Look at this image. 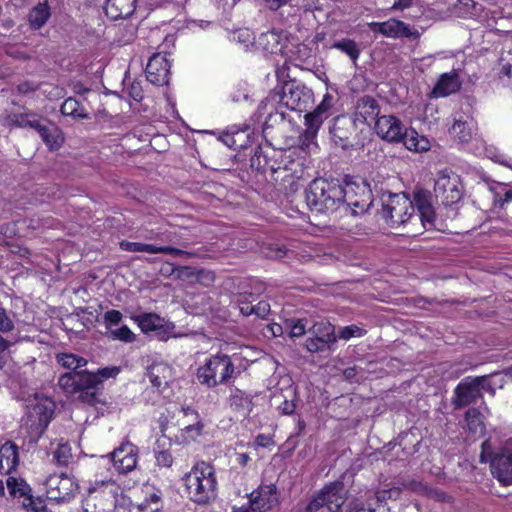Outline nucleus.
Instances as JSON below:
<instances>
[{
	"instance_id": "obj_44",
	"label": "nucleus",
	"mask_w": 512,
	"mask_h": 512,
	"mask_svg": "<svg viewBox=\"0 0 512 512\" xmlns=\"http://www.w3.org/2000/svg\"><path fill=\"white\" fill-rule=\"evenodd\" d=\"M71 457V448L67 444H59L53 453V460L61 466L67 465Z\"/></svg>"
},
{
	"instance_id": "obj_38",
	"label": "nucleus",
	"mask_w": 512,
	"mask_h": 512,
	"mask_svg": "<svg viewBox=\"0 0 512 512\" xmlns=\"http://www.w3.org/2000/svg\"><path fill=\"white\" fill-rule=\"evenodd\" d=\"M250 167L259 173H265L268 168H270L272 171H274V168L272 166H269V160L262 153V150L260 147H257L255 149L254 154L251 156Z\"/></svg>"
},
{
	"instance_id": "obj_8",
	"label": "nucleus",
	"mask_w": 512,
	"mask_h": 512,
	"mask_svg": "<svg viewBox=\"0 0 512 512\" xmlns=\"http://www.w3.org/2000/svg\"><path fill=\"white\" fill-rule=\"evenodd\" d=\"M313 91L303 84L290 81L283 85L281 103L290 110L306 111L313 103Z\"/></svg>"
},
{
	"instance_id": "obj_61",
	"label": "nucleus",
	"mask_w": 512,
	"mask_h": 512,
	"mask_svg": "<svg viewBox=\"0 0 512 512\" xmlns=\"http://www.w3.org/2000/svg\"><path fill=\"white\" fill-rule=\"evenodd\" d=\"M500 65V74H503L507 78L512 79V59L506 60L505 58H501Z\"/></svg>"
},
{
	"instance_id": "obj_36",
	"label": "nucleus",
	"mask_w": 512,
	"mask_h": 512,
	"mask_svg": "<svg viewBox=\"0 0 512 512\" xmlns=\"http://www.w3.org/2000/svg\"><path fill=\"white\" fill-rule=\"evenodd\" d=\"M335 344L333 338L309 337L305 341V347L310 353L330 351Z\"/></svg>"
},
{
	"instance_id": "obj_27",
	"label": "nucleus",
	"mask_w": 512,
	"mask_h": 512,
	"mask_svg": "<svg viewBox=\"0 0 512 512\" xmlns=\"http://www.w3.org/2000/svg\"><path fill=\"white\" fill-rule=\"evenodd\" d=\"M19 464L18 447L12 441H7L0 448V468L6 473L15 470Z\"/></svg>"
},
{
	"instance_id": "obj_45",
	"label": "nucleus",
	"mask_w": 512,
	"mask_h": 512,
	"mask_svg": "<svg viewBox=\"0 0 512 512\" xmlns=\"http://www.w3.org/2000/svg\"><path fill=\"white\" fill-rule=\"evenodd\" d=\"M109 333L110 338L114 340H120L127 343L133 342L135 340V335L126 325H123L120 328H115Z\"/></svg>"
},
{
	"instance_id": "obj_18",
	"label": "nucleus",
	"mask_w": 512,
	"mask_h": 512,
	"mask_svg": "<svg viewBox=\"0 0 512 512\" xmlns=\"http://www.w3.org/2000/svg\"><path fill=\"white\" fill-rule=\"evenodd\" d=\"M137 447L127 442L116 448L111 454L114 467L119 473H128L137 465Z\"/></svg>"
},
{
	"instance_id": "obj_48",
	"label": "nucleus",
	"mask_w": 512,
	"mask_h": 512,
	"mask_svg": "<svg viewBox=\"0 0 512 512\" xmlns=\"http://www.w3.org/2000/svg\"><path fill=\"white\" fill-rule=\"evenodd\" d=\"M122 317V313L114 309L109 310L104 314V323L109 332L113 330L114 326H118L120 324V322L122 321Z\"/></svg>"
},
{
	"instance_id": "obj_26",
	"label": "nucleus",
	"mask_w": 512,
	"mask_h": 512,
	"mask_svg": "<svg viewBox=\"0 0 512 512\" xmlns=\"http://www.w3.org/2000/svg\"><path fill=\"white\" fill-rule=\"evenodd\" d=\"M460 87L461 82L456 72L444 73L440 76L432 90V93L436 97H445L457 92Z\"/></svg>"
},
{
	"instance_id": "obj_3",
	"label": "nucleus",
	"mask_w": 512,
	"mask_h": 512,
	"mask_svg": "<svg viewBox=\"0 0 512 512\" xmlns=\"http://www.w3.org/2000/svg\"><path fill=\"white\" fill-rule=\"evenodd\" d=\"M184 482L190 499L195 503L206 504L216 496L215 470L209 463H197L185 475Z\"/></svg>"
},
{
	"instance_id": "obj_46",
	"label": "nucleus",
	"mask_w": 512,
	"mask_h": 512,
	"mask_svg": "<svg viewBox=\"0 0 512 512\" xmlns=\"http://www.w3.org/2000/svg\"><path fill=\"white\" fill-rule=\"evenodd\" d=\"M120 247L128 252H145L152 254V252L154 251L152 244H145L140 242L122 241L120 243Z\"/></svg>"
},
{
	"instance_id": "obj_40",
	"label": "nucleus",
	"mask_w": 512,
	"mask_h": 512,
	"mask_svg": "<svg viewBox=\"0 0 512 512\" xmlns=\"http://www.w3.org/2000/svg\"><path fill=\"white\" fill-rule=\"evenodd\" d=\"M309 332L315 337L322 338H333V343L337 342V336L335 335L334 326L330 323L320 322L315 323Z\"/></svg>"
},
{
	"instance_id": "obj_33",
	"label": "nucleus",
	"mask_w": 512,
	"mask_h": 512,
	"mask_svg": "<svg viewBox=\"0 0 512 512\" xmlns=\"http://www.w3.org/2000/svg\"><path fill=\"white\" fill-rule=\"evenodd\" d=\"M467 428L474 436H482L485 433V425L481 418V413L477 408H470L465 413Z\"/></svg>"
},
{
	"instance_id": "obj_4",
	"label": "nucleus",
	"mask_w": 512,
	"mask_h": 512,
	"mask_svg": "<svg viewBox=\"0 0 512 512\" xmlns=\"http://www.w3.org/2000/svg\"><path fill=\"white\" fill-rule=\"evenodd\" d=\"M344 186L342 190L345 192L343 206L346 212L350 211L352 215L357 216L364 214L372 205V191L368 182L361 178L345 175Z\"/></svg>"
},
{
	"instance_id": "obj_53",
	"label": "nucleus",
	"mask_w": 512,
	"mask_h": 512,
	"mask_svg": "<svg viewBox=\"0 0 512 512\" xmlns=\"http://www.w3.org/2000/svg\"><path fill=\"white\" fill-rule=\"evenodd\" d=\"M215 275L212 271L200 269L196 270L195 273V281L202 284V285H210L212 282H214Z\"/></svg>"
},
{
	"instance_id": "obj_10",
	"label": "nucleus",
	"mask_w": 512,
	"mask_h": 512,
	"mask_svg": "<svg viewBox=\"0 0 512 512\" xmlns=\"http://www.w3.org/2000/svg\"><path fill=\"white\" fill-rule=\"evenodd\" d=\"M414 211L412 200L405 194H390L388 201L383 203L381 215L390 225L407 223L405 211Z\"/></svg>"
},
{
	"instance_id": "obj_2",
	"label": "nucleus",
	"mask_w": 512,
	"mask_h": 512,
	"mask_svg": "<svg viewBox=\"0 0 512 512\" xmlns=\"http://www.w3.org/2000/svg\"><path fill=\"white\" fill-rule=\"evenodd\" d=\"M345 192L338 179L316 178L305 190V200L312 212L330 215L343 206Z\"/></svg>"
},
{
	"instance_id": "obj_16",
	"label": "nucleus",
	"mask_w": 512,
	"mask_h": 512,
	"mask_svg": "<svg viewBox=\"0 0 512 512\" xmlns=\"http://www.w3.org/2000/svg\"><path fill=\"white\" fill-rule=\"evenodd\" d=\"M455 397L452 401L455 408H463L482 398V393L479 391L474 377L464 378L454 390Z\"/></svg>"
},
{
	"instance_id": "obj_30",
	"label": "nucleus",
	"mask_w": 512,
	"mask_h": 512,
	"mask_svg": "<svg viewBox=\"0 0 512 512\" xmlns=\"http://www.w3.org/2000/svg\"><path fill=\"white\" fill-rule=\"evenodd\" d=\"M327 117L328 114H325L317 109H314L313 112L307 113L305 115L306 129L303 136L307 141L310 142L316 137L320 126Z\"/></svg>"
},
{
	"instance_id": "obj_60",
	"label": "nucleus",
	"mask_w": 512,
	"mask_h": 512,
	"mask_svg": "<svg viewBox=\"0 0 512 512\" xmlns=\"http://www.w3.org/2000/svg\"><path fill=\"white\" fill-rule=\"evenodd\" d=\"M332 106H333V97L330 94H326V95H324L321 103L315 109L329 115V110Z\"/></svg>"
},
{
	"instance_id": "obj_41",
	"label": "nucleus",
	"mask_w": 512,
	"mask_h": 512,
	"mask_svg": "<svg viewBox=\"0 0 512 512\" xmlns=\"http://www.w3.org/2000/svg\"><path fill=\"white\" fill-rule=\"evenodd\" d=\"M333 48L339 49L346 53L353 61H356L359 57L360 50L354 40L343 39L333 44Z\"/></svg>"
},
{
	"instance_id": "obj_20",
	"label": "nucleus",
	"mask_w": 512,
	"mask_h": 512,
	"mask_svg": "<svg viewBox=\"0 0 512 512\" xmlns=\"http://www.w3.org/2000/svg\"><path fill=\"white\" fill-rule=\"evenodd\" d=\"M55 410V403L49 398H37L36 402L29 409V417L37 422L42 430L50 423Z\"/></svg>"
},
{
	"instance_id": "obj_29",
	"label": "nucleus",
	"mask_w": 512,
	"mask_h": 512,
	"mask_svg": "<svg viewBox=\"0 0 512 512\" xmlns=\"http://www.w3.org/2000/svg\"><path fill=\"white\" fill-rule=\"evenodd\" d=\"M51 16V9L48 1L38 3L28 14V21L32 28L40 29L43 27Z\"/></svg>"
},
{
	"instance_id": "obj_43",
	"label": "nucleus",
	"mask_w": 512,
	"mask_h": 512,
	"mask_svg": "<svg viewBox=\"0 0 512 512\" xmlns=\"http://www.w3.org/2000/svg\"><path fill=\"white\" fill-rule=\"evenodd\" d=\"M157 448L155 450V459L159 466L169 468L173 464V457L168 450L160 449L161 446H164V443L161 444V439L157 440Z\"/></svg>"
},
{
	"instance_id": "obj_34",
	"label": "nucleus",
	"mask_w": 512,
	"mask_h": 512,
	"mask_svg": "<svg viewBox=\"0 0 512 512\" xmlns=\"http://www.w3.org/2000/svg\"><path fill=\"white\" fill-rule=\"evenodd\" d=\"M134 319L144 333L157 331L163 327V319L154 313H143Z\"/></svg>"
},
{
	"instance_id": "obj_13",
	"label": "nucleus",
	"mask_w": 512,
	"mask_h": 512,
	"mask_svg": "<svg viewBox=\"0 0 512 512\" xmlns=\"http://www.w3.org/2000/svg\"><path fill=\"white\" fill-rule=\"evenodd\" d=\"M492 475L502 484H512V451L504 447L499 453L490 455Z\"/></svg>"
},
{
	"instance_id": "obj_39",
	"label": "nucleus",
	"mask_w": 512,
	"mask_h": 512,
	"mask_svg": "<svg viewBox=\"0 0 512 512\" xmlns=\"http://www.w3.org/2000/svg\"><path fill=\"white\" fill-rule=\"evenodd\" d=\"M449 132L454 138L458 139L460 142L469 141L472 135L468 123L461 120H455Z\"/></svg>"
},
{
	"instance_id": "obj_32",
	"label": "nucleus",
	"mask_w": 512,
	"mask_h": 512,
	"mask_svg": "<svg viewBox=\"0 0 512 512\" xmlns=\"http://www.w3.org/2000/svg\"><path fill=\"white\" fill-rule=\"evenodd\" d=\"M229 405L236 411H251L253 403L250 395L238 388H234L229 396Z\"/></svg>"
},
{
	"instance_id": "obj_49",
	"label": "nucleus",
	"mask_w": 512,
	"mask_h": 512,
	"mask_svg": "<svg viewBox=\"0 0 512 512\" xmlns=\"http://www.w3.org/2000/svg\"><path fill=\"white\" fill-rule=\"evenodd\" d=\"M337 512H375V509H366L364 504L358 499H352L346 505L344 504Z\"/></svg>"
},
{
	"instance_id": "obj_52",
	"label": "nucleus",
	"mask_w": 512,
	"mask_h": 512,
	"mask_svg": "<svg viewBox=\"0 0 512 512\" xmlns=\"http://www.w3.org/2000/svg\"><path fill=\"white\" fill-rule=\"evenodd\" d=\"M172 272L181 280H195L196 270L189 266H178Z\"/></svg>"
},
{
	"instance_id": "obj_42",
	"label": "nucleus",
	"mask_w": 512,
	"mask_h": 512,
	"mask_svg": "<svg viewBox=\"0 0 512 512\" xmlns=\"http://www.w3.org/2000/svg\"><path fill=\"white\" fill-rule=\"evenodd\" d=\"M183 411H184V414L186 416L193 415L194 418L197 420V422L195 424L187 425L184 428V431L189 435V437L194 439L195 437L201 435L204 425L199 420V414H198L197 411H195V410H193V409H191L189 407L188 408H183Z\"/></svg>"
},
{
	"instance_id": "obj_17",
	"label": "nucleus",
	"mask_w": 512,
	"mask_h": 512,
	"mask_svg": "<svg viewBox=\"0 0 512 512\" xmlns=\"http://www.w3.org/2000/svg\"><path fill=\"white\" fill-rule=\"evenodd\" d=\"M115 506V496L111 490H91L83 501L84 512H111Z\"/></svg>"
},
{
	"instance_id": "obj_19",
	"label": "nucleus",
	"mask_w": 512,
	"mask_h": 512,
	"mask_svg": "<svg viewBox=\"0 0 512 512\" xmlns=\"http://www.w3.org/2000/svg\"><path fill=\"white\" fill-rule=\"evenodd\" d=\"M414 208L417 209L420 216V222L424 228L429 224L434 226L435 212L432 206V195L430 191L425 189H418L414 192L412 200Z\"/></svg>"
},
{
	"instance_id": "obj_6",
	"label": "nucleus",
	"mask_w": 512,
	"mask_h": 512,
	"mask_svg": "<svg viewBox=\"0 0 512 512\" xmlns=\"http://www.w3.org/2000/svg\"><path fill=\"white\" fill-rule=\"evenodd\" d=\"M434 193L444 206L458 203L464 194L460 176L448 169L439 171L434 184Z\"/></svg>"
},
{
	"instance_id": "obj_55",
	"label": "nucleus",
	"mask_w": 512,
	"mask_h": 512,
	"mask_svg": "<svg viewBox=\"0 0 512 512\" xmlns=\"http://www.w3.org/2000/svg\"><path fill=\"white\" fill-rule=\"evenodd\" d=\"M237 303L239 305V310L242 315L244 316H250L253 314L254 306L251 305V303L248 301V297L246 295H241Z\"/></svg>"
},
{
	"instance_id": "obj_59",
	"label": "nucleus",
	"mask_w": 512,
	"mask_h": 512,
	"mask_svg": "<svg viewBox=\"0 0 512 512\" xmlns=\"http://www.w3.org/2000/svg\"><path fill=\"white\" fill-rule=\"evenodd\" d=\"M7 486L11 494L15 495L16 493H19L20 495H25L23 485L21 483L19 484L15 478H8Z\"/></svg>"
},
{
	"instance_id": "obj_63",
	"label": "nucleus",
	"mask_w": 512,
	"mask_h": 512,
	"mask_svg": "<svg viewBox=\"0 0 512 512\" xmlns=\"http://www.w3.org/2000/svg\"><path fill=\"white\" fill-rule=\"evenodd\" d=\"M279 409L283 414L290 415L295 411L296 405L293 401L284 400L283 403L279 405Z\"/></svg>"
},
{
	"instance_id": "obj_14",
	"label": "nucleus",
	"mask_w": 512,
	"mask_h": 512,
	"mask_svg": "<svg viewBox=\"0 0 512 512\" xmlns=\"http://www.w3.org/2000/svg\"><path fill=\"white\" fill-rule=\"evenodd\" d=\"M405 128L401 120L393 115L380 116L375 122L377 135L390 143L400 142Z\"/></svg>"
},
{
	"instance_id": "obj_58",
	"label": "nucleus",
	"mask_w": 512,
	"mask_h": 512,
	"mask_svg": "<svg viewBox=\"0 0 512 512\" xmlns=\"http://www.w3.org/2000/svg\"><path fill=\"white\" fill-rule=\"evenodd\" d=\"M270 311V305L266 301H260L254 305L253 314L259 318H264Z\"/></svg>"
},
{
	"instance_id": "obj_57",
	"label": "nucleus",
	"mask_w": 512,
	"mask_h": 512,
	"mask_svg": "<svg viewBox=\"0 0 512 512\" xmlns=\"http://www.w3.org/2000/svg\"><path fill=\"white\" fill-rule=\"evenodd\" d=\"M28 503H24V507L30 512H47L46 506L41 500L36 502L32 497L27 499Z\"/></svg>"
},
{
	"instance_id": "obj_51",
	"label": "nucleus",
	"mask_w": 512,
	"mask_h": 512,
	"mask_svg": "<svg viewBox=\"0 0 512 512\" xmlns=\"http://www.w3.org/2000/svg\"><path fill=\"white\" fill-rule=\"evenodd\" d=\"M364 333H365V331L362 328H360L359 326L350 325V326L343 327L340 330L338 337L340 339L349 340L350 338H353V337H361Z\"/></svg>"
},
{
	"instance_id": "obj_15",
	"label": "nucleus",
	"mask_w": 512,
	"mask_h": 512,
	"mask_svg": "<svg viewBox=\"0 0 512 512\" xmlns=\"http://www.w3.org/2000/svg\"><path fill=\"white\" fill-rule=\"evenodd\" d=\"M170 68V62L166 57L156 53L150 57L146 65V78L156 86L166 85L169 81Z\"/></svg>"
},
{
	"instance_id": "obj_23",
	"label": "nucleus",
	"mask_w": 512,
	"mask_h": 512,
	"mask_svg": "<svg viewBox=\"0 0 512 512\" xmlns=\"http://www.w3.org/2000/svg\"><path fill=\"white\" fill-rule=\"evenodd\" d=\"M379 114L380 106L374 97L365 95L357 100L355 115L361 117L364 123L368 125H371L372 122L375 123Z\"/></svg>"
},
{
	"instance_id": "obj_7",
	"label": "nucleus",
	"mask_w": 512,
	"mask_h": 512,
	"mask_svg": "<svg viewBox=\"0 0 512 512\" xmlns=\"http://www.w3.org/2000/svg\"><path fill=\"white\" fill-rule=\"evenodd\" d=\"M349 489L342 478L325 484L312 497L319 509L326 507L329 512H337L348 500Z\"/></svg>"
},
{
	"instance_id": "obj_54",
	"label": "nucleus",
	"mask_w": 512,
	"mask_h": 512,
	"mask_svg": "<svg viewBox=\"0 0 512 512\" xmlns=\"http://www.w3.org/2000/svg\"><path fill=\"white\" fill-rule=\"evenodd\" d=\"M14 329V323L8 316L6 310L0 307V332L8 333Z\"/></svg>"
},
{
	"instance_id": "obj_11",
	"label": "nucleus",
	"mask_w": 512,
	"mask_h": 512,
	"mask_svg": "<svg viewBox=\"0 0 512 512\" xmlns=\"http://www.w3.org/2000/svg\"><path fill=\"white\" fill-rule=\"evenodd\" d=\"M45 486L47 497L56 502L70 500L78 488L76 481L64 473L50 475L45 481Z\"/></svg>"
},
{
	"instance_id": "obj_31",
	"label": "nucleus",
	"mask_w": 512,
	"mask_h": 512,
	"mask_svg": "<svg viewBox=\"0 0 512 512\" xmlns=\"http://www.w3.org/2000/svg\"><path fill=\"white\" fill-rule=\"evenodd\" d=\"M408 150L423 152L429 150V141L424 136H420L415 130L405 128L401 141Z\"/></svg>"
},
{
	"instance_id": "obj_28",
	"label": "nucleus",
	"mask_w": 512,
	"mask_h": 512,
	"mask_svg": "<svg viewBox=\"0 0 512 512\" xmlns=\"http://www.w3.org/2000/svg\"><path fill=\"white\" fill-rule=\"evenodd\" d=\"M39 118L34 112L7 114L2 117V124L8 127H29L35 129Z\"/></svg>"
},
{
	"instance_id": "obj_21",
	"label": "nucleus",
	"mask_w": 512,
	"mask_h": 512,
	"mask_svg": "<svg viewBox=\"0 0 512 512\" xmlns=\"http://www.w3.org/2000/svg\"><path fill=\"white\" fill-rule=\"evenodd\" d=\"M50 150H57L64 142L61 130L53 123L39 118L35 129Z\"/></svg>"
},
{
	"instance_id": "obj_1",
	"label": "nucleus",
	"mask_w": 512,
	"mask_h": 512,
	"mask_svg": "<svg viewBox=\"0 0 512 512\" xmlns=\"http://www.w3.org/2000/svg\"><path fill=\"white\" fill-rule=\"evenodd\" d=\"M118 367H105L96 372L75 371L67 372L58 379L59 387L68 394L78 393V400L95 406L100 403V386L105 379L115 377L119 373Z\"/></svg>"
},
{
	"instance_id": "obj_56",
	"label": "nucleus",
	"mask_w": 512,
	"mask_h": 512,
	"mask_svg": "<svg viewBox=\"0 0 512 512\" xmlns=\"http://www.w3.org/2000/svg\"><path fill=\"white\" fill-rule=\"evenodd\" d=\"M152 254L164 253V254H172V255H190V253L180 250L178 248L170 247V246H162L158 247L153 245Z\"/></svg>"
},
{
	"instance_id": "obj_64",
	"label": "nucleus",
	"mask_w": 512,
	"mask_h": 512,
	"mask_svg": "<svg viewBox=\"0 0 512 512\" xmlns=\"http://www.w3.org/2000/svg\"><path fill=\"white\" fill-rule=\"evenodd\" d=\"M317 504L319 503L314 501L312 497L307 505H305L303 508L299 507L296 512H318L320 509Z\"/></svg>"
},
{
	"instance_id": "obj_24",
	"label": "nucleus",
	"mask_w": 512,
	"mask_h": 512,
	"mask_svg": "<svg viewBox=\"0 0 512 512\" xmlns=\"http://www.w3.org/2000/svg\"><path fill=\"white\" fill-rule=\"evenodd\" d=\"M136 0H106L105 13L112 20L130 17L136 8Z\"/></svg>"
},
{
	"instance_id": "obj_22",
	"label": "nucleus",
	"mask_w": 512,
	"mask_h": 512,
	"mask_svg": "<svg viewBox=\"0 0 512 512\" xmlns=\"http://www.w3.org/2000/svg\"><path fill=\"white\" fill-rule=\"evenodd\" d=\"M382 28V35L389 38L405 37L415 40L420 37V33L417 30L411 29L409 25L395 18H390L389 20L383 22Z\"/></svg>"
},
{
	"instance_id": "obj_37",
	"label": "nucleus",
	"mask_w": 512,
	"mask_h": 512,
	"mask_svg": "<svg viewBox=\"0 0 512 512\" xmlns=\"http://www.w3.org/2000/svg\"><path fill=\"white\" fill-rule=\"evenodd\" d=\"M61 113L65 116H72L74 118L87 119L88 114L81 107V104L72 97L67 98L61 105Z\"/></svg>"
},
{
	"instance_id": "obj_9",
	"label": "nucleus",
	"mask_w": 512,
	"mask_h": 512,
	"mask_svg": "<svg viewBox=\"0 0 512 512\" xmlns=\"http://www.w3.org/2000/svg\"><path fill=\"white\" fill-rule=\"evenodd\" d=\"M330 135L336 146L344 150L354 148L358 144L356 120L348 115L337 116L330 127Z\"/></svg>"
},
{
	"instance_id": "obj_35",
	"label": "nucleus",
	"mask_w": 512,
	"mask_h": 512,
	"mask_svg": "<svg viewBox=\"0 0 512 512\" xmlns=\"http://www.w3.org/2000/svg\"><path fill=\"white\" fill-rule=\"evenodd\" d=\"M57 362L69 372L85 371L82 369L87 364V360L83 357L72 353H59L56 356Z\"/></svg>"
},
{
	"instance_id": "obj_25",
	"label": "nucleus",
	"mask_w": 512,
	"mask_h": 512,
	"mask_svg": "<svg viewBox=\"0 0 512 512\" xmlns=\"http://www.w3.org/2000/svg\"><path fill=\"white\" fill-rule=\"evenodd\" d=\"M151 384L158 390L165 388L172 378V368L166 363H153L146 373Z\"/></svg>"
},
{
	"instance_id": "obj_47",
	"label": "nucleus",
	"mask_w": 512,
	"mask_h": 512,
	"mask_svg": "<svg viewBox=\"0 0 512 512\" xmlns=\"http://www.w3.org/2000/svg\"><path fill=\"white\" fill-rule=\"evenodd\" d=\"M290 337H300L306 332V324L303 319L290 320L286 323Z\"/></svg>"
},
{
	"instance_id": "obj_12",
	"label": "nucleus",
	"mask_w": 512,
	"mask_h": 512,
	"mask_svg": "<svg viewBox=\"0 0 512 512\" xmlns=\"http://www.w3.org/2000/svg\"><path fill=\"white\" fill-rule=\"evenodd\" d=\"M250 507L253 511L266 512L279 503L275 484L261 485L249 495Z\"/></svg>"
},
{
	"instance_id": "obj_62",
	"label": "nucleus",
	"mask_w": 512,
	"mask_h": 512,
	"mask_svg": "<svg viewBox=\"0 0 512 512\" xmlns=\"http://www.w3.org/2000/svg\"><path fill=\"white\" fill-rule=\"evenodd\" d=\"M37 89L38 86L29 81L22 82L16 86V90L20 94H28L30 92L36 91Z\"/></svg>"
},
{
	"instance_id": "obj_5",
	"label": "nucleus",
	"mask_w": 512,
	"mask_h": 512,
	"mask_svg": "<svg viewBox=\"0 0 512 512\" xmlns=\"http://www.w3.org/2000/svg\"><path fill=\"white\" fill-rule=\"evenodd\" d=\"M235 366L226 354L211 356L204 365L197 369L198 382L207 388L227 384L234 377Z\"/></svg>"
},
{
	"instance_id": "obj_50",
	"label": "nucleus",
	"mask_w": 512,
	"mask_h": 512,
	"mask_svg": "<svg viewBox=\"0 0 512 512\" xmlns=\"http://www.w3.org/2000/svg\"><path fill=\"white\" fill-rule=\"evenodd\" d=\"M493 375H484V376H478L474 377L475 382L477 386H479V391L482 393V390L494 395L495 394V387L492 382Z\"/></svg>"
}]
</instances>
